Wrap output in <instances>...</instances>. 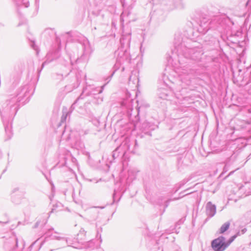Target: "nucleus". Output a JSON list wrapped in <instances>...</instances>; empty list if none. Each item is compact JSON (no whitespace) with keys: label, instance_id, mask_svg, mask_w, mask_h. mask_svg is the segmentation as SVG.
Wrapping results in <instances>:
<instances>
[{"label":"nucleus","instance_id":"obj_14","mask_svg":"<svg viewBox=\"0 0 251 251\" xmlns=\"http://www.w3.org/2000/svg\"><path fill=\"white\" fill-rule=\"evenodd\" d=\"M247 230L246 228H244L241 230L239 231L238 232H239L240 234V235H241L244 234V233H245L246 232Z\"/></svg>","mask_w":251,"mask_h":251},{"label":"nucleus","instance_id":"obj_19","mask_svg":"<svg viewBox=\"0 0 251 251\" xmlns=\"http://www.w3.org/2000/svg\"><path fill=\"white\" fill-rule=\"evenodd\" d=\"M182 73L184 75L186 74V71H184V72H182Z\"/></svg>","mask_w":251,"mask_h":251},{"label":"nucleus","instance_id":"obj_20","mask_svg":"<svg viewBox=\"0 0 251 251\" xmlns=\"http://www.w3.org/2000/svg\"><path fill=\"white\" fill-rule=\"evenodd\" d=\"M247 123L248 124H251V120L250 122L248 121Z\"/></svg>","mask_w":251,"mask_h":251},{"label":"nucleus","instance_id":"obj_6","mask_svg":"<svg viewBox=\"0 0 251 251\" xmlns=\"http://www.w3.org/2000/svg\"><path fill=\"white\" fill-rule=\"evenodd\" d=\"M132 100H124L122 103L121 105L125 107L127 110L132 109Z\"/></svg>","mask_w":251,"mask_h":251},{"label":"nucleus","instance_id":"obj_21","mask_svg":"<svg viewBox=\"0 0 251 251\" xmlns=\"http://www.w3.org/2000/svg\"><path fill=\"white\" fill-rule=\"evenodd\" d=\"M112 75H113V74L111 75H110L111 78L112 77Z\"/></svg>","mask_w":251,"mask_h":251},{"label":"nucleus","instance_id":"obj_2","mask_svg":"<svg viewBox=\"0 0 251 251\" xmlns=\"http://www.w3.org/2000/svg\"><path fill=\"white\" fill-rule=\"evenodd\" d=\"M131 33H124L120 39L121 46L118 49L115 53L120 58H123L127 53V51L129 47V44L131 40Z\"/></svg>","mask_w":251,"mask_h":251},{"label":"nucleus","instance_id":"obj_13","mask_svg":"<svg viewBox=\"0 0 251 251\" xmlns=\"http://www.w3.org/2000/svg\"><path fill=\"white\" fill-rule=\"evenodd\" d=\"M183 75H181V80L183 82H184L185 83H187V84H189V80H188V81H185L184 80V78L182 76ZM188 75H189V76L188 77V79H190V78H191L190 76H189V74H188Z\"/></svg>","mask_w":251,"mask_h":251},{"label":"nucleus","instance_id":"obj_11","mask_svg":"<svg viewBox=\"0 0 251 251\" xmlns=\"http://www.w3.org/2000/svg\"><path fill=\"white\" fill-rule=\"evenodd\" d=\"M113 202H115L116 201H118L120 200V198L119 196L117 197H116V195L115 193L114 192L113 194Z\"/></svg>","mask_w":251,"mask_h":251},{"label":"nucleus","instance_id":"obj_22","mask_svg":"<svg viewBox=\"0 0 251 251\" xmlns=\"http://www.w3.org/2000/svg\"><path fill=\"white\" fill-rule=\"evenodd\" d=\"M232 173V172H230V174H229V175H230V174Z\"/></svg>","mask_w":251,"mask_h":251},{"label":"nucleus","instance_id":"obj_15","mask_svg":"<svg viewBox=\"0 0 251 251\" xmlns=\"http://www.w3.org/2000/svg\"><path fill=\"white\" fill-rule=\"evenodd\" d=\"M247 111L248 113L251 114V107H249L247 109Z\"/></svg>","mask_w":251,"mask_h":251},{"label":"nucleus","instance_id":"obj_3","mask_svg":"<svg viewBox=\"0 0 251 251\" xmlns=\"http://www.w3.org/2000/svg\"><path fill=\"white\" fill-rule=\"evenodd\" d=\"M211 247L214 251H224L227 247L226 238L223 236H219L212 241Z\"/></svg>","mask_w":251,"mask_h":251},{"label":"nucleus","instance_id":"obj_23","mask_svg":"<svg viewBox=\"0 0 251 251\" xmlns=\"http://www.w3.org/2000/svg\"><path fill=\"white\" fill-rule=\"evenodd\" d=\"M232 173V172H230V174H229V175H230V174Z\"/></svg>","mask_w":251,"mask_h":251},{"label":"nucleus","instance_id":"obj_12","mask_svg":"<svg viewBox=\"0 0 251 251\" xmlns=\"http://www.w3.org/2000/svg\"><path fill=\"white\" fill-rule=\"evenodd\" d=\"M126 15V17L128 16V14H126V11L123 12L121 15V20L123 22L124 21V18L125 17Z\"/></svg>","mask_w":251,"mask_h":251},{"label":"nucleus","instance_id":"obj_9","mask_svg":"<svg viewBox=\"0 0 251 251\" xmlns=\"http://www.w3.org/2000/svg\"><path fill=\"white\" fill-rule=\"evenodd\" d=\"M160 91H165L164 90L161 89ZM162 93L159 94V97L163 99H166L167 98L168 95L165 92H161Z\"/></svg>","mask_w":251,"mask_h":251},{"label":"nucleus","instance_id":"obj_17","mask_svg":"<svg viewBox=\"0 0 251 251\" xmlns=\"http://www.w3.org/2000/svg\"><path fill=\"white\" fill-rule=\"evenodd\" d=\"M135 146H137V142L136 140L135 141Z\"/></svg>","mask_w":251,"mask_h":251},{"label":"nucleus","instance_id":"obj_10","mask_svg":"<svg viewBox=\"0 0 251 251\" xmlns=\"http://www.w3.org/2000/svg\"><path fill=\"white\" fill-rule=\"evenodd\" d=\"M120 147L117 148V149L113 151L112 156L114 159L117 158L119 156V152H118V151L119 150Z\"/></svg>","mask_w":251,"mask_h":251},{"label":"nucleus","instance_id":"obj_16","mask_svg":"<svg viewBox=\"0 0 251 251\" xmlns=\"http://www.w3.org/2000/svg\"><path fill=\"white\" fill-rule=\"evenodd\" d=\"M171 200H168L166 202V207H167L169 205V202L170 201H171Z\"/></svg>","mask_w":251,"mask_h":251},{"label":"nucleus","instance_id":"obj_1","mask_svg":"<svg viewBox=\"0 0 251 251\" xmlns=\"http://www.w3.org/2000/svg\"><path fill=\"white\" fill-rule=\"evenodd\" d=\"M176 48L178 52V61L181 65L187 63L188 60L196 62L202 61L204 51L201 47L196 46H186L184 43H182Z\"/></svg>","mask_w":251,"mask_h":251},{"label":"nucleus","instance_id":"obj_8","mask_svg":"<svg viewBox=\"0 0 251 251\" xmlns=\"http://www.w3.org/2000/svg\"><path fill=\"white\" fill-rule=\"evenodd\" d=\"M238 236H240V234L239 232H237L235 235L231 236L228 240L226 241V243L228 245V247L230 245V244L236 239L237 237Z\"/></svg>","mask_w":251,"mask_h":251},{"label":"nucleus","instance_id":"obj_4","mask_svg":"<svg viewBox=\"0 0 251 251\" xmlns=\"http://www.w3.org/2000/svg\"><path fill=\"white\" fill-rule=\"evenodd\" d=\"M206 214L210 218L213 217L216 212V206L209 201L206 205Z\"/></svg>","mask_w":251,"mask_h":251},{"label":"nucleus","instance_id":"obj_7","mask_svg":"<svg viewBox=\"0 0 251 251\" xmlns=\"http://www.w3.org/2000/svg\"><path fill=\"white\" fill-rule=\"evenodd\" d=\"M230 224L229 222L224 223L220 228L219 233L220 234H223L229 228Z\"/></svg>","mask_w":251,"mask_h":251},{"label":"nucleus","instance_id":"obj_18","mask_svg":"<svg viewBox=\"0 0 251 251\" xmlns=\"http://www.w3.org/2000/svg\"><path fill=\"white\" fill-rule=\"evenodd\" d=\"M112 25L114 27H115V22H112Z\"/></svg>","mask_w":251,"mask_h":251},{"label":"nucleus","instance_id":"obj_5","mask_svg":"<svg viewBox=\"0 0 251 251\" xmlns=\"http://www.w3.org/2000/svg\"><path fill=\"white\" fill-rule=\"evenodd\" d=\"M209 29V23L206 19H203L201 21L198 31L202 34H205Z\"/></svg>","mask_w":251,"mask_h":251},{"label":"nucleus","instance_id":"obj_24","mask_svg":"<svg viewBox=\"0 0 251 251\" xmlns=\"http://www.w3.org/2000/svg\"><path fill=\"white\" fill-rule=\"evenodd\" d=\"M161 251H163L162 250H161Z\"/></svg>","mask_w":251,"mask_h":251}]
</instances>
